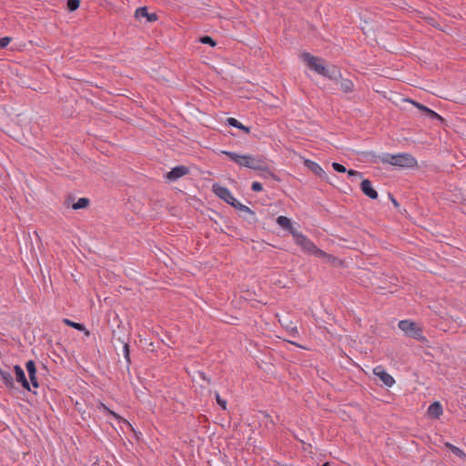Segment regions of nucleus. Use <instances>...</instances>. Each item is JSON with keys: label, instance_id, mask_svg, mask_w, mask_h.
<instances>
[{"label": "nucleus", "instance_id": "nucleus-1", "mask_svg": "<svg viewBox=\"0 0 466 466\" xmlns=\"http://www.w3.org/2000/svg\"><path fill=\"white\" fill-rule=\"evenodd\" d=\"M301 58L309 69L339 84V88L342 92L351 93L354 91L353 82L350 79L343 78L341 71L337 66L326 65L322 57L312 56L309 52L302 53Z\"/></svg>", "mask_w": 466, "mask_h": 466}, {"label": "nucleus", "instance_id": "nucleus-2", "mask_svg": "<svg viewBox=\"0 0 466 466\" xmlns=\"http://www.w3.org/2000/svg\"><path fill=\"white\" fill-rule=\"evenodd\" d=\"M221 153L227 156L231 161L238 165L239 167H248L253 170L261 172H267L271 178L277 182L280 181L279 176H277L269 167L267 159L261 155H239L235 152L223 150Z\"/></svg>", "mask_w": 466, "mask_h": 466}, {"label": "nucleus", "instance_id": "nucleus-3", "mask_svg": "<svg viewBox=\"0 0 466 466\" xmlns=\"http://www.w3.org/2000/svg\"><path fill=\"white\" fill-rule=\"evenodd\" d=\"M363 155L372 163H377V159L380 158L383 163H388L399 167H413L417 166L415 157L408 153L397 155L384 154L381 157H377L373 152H365Z\"/></svg>", "mask_w": 466, "mask_h": 466}, {"label": "nucleus", "instance_id": "nucleus-4", "mask_svg": "<svg viewBox=\"0 0 466 466\" xmlns=\"http://www.w3.org/2000/svg\"><path fill=\"white\" fill-rule=\"evenodd\" d=\"M291 235L295 243L299 245L304 251L315 254L319 257H330L323 250L318 248L316 245L305 235L298 231H291Z\"/></svg>", "mask_w": 466, "mask_h": 466}, {"label": "nucleus", "instance_id": "nucleus-5", "mask_svg": "<svg viewBox=\"0 0 466 466\" xmlns=\"http://www.w3.org/2000/svg\"><path fill=\"white\" fill-rule=\"evenodd\" d=\"M398 327L404 334L410 338L415 339L418 341H425L426 338L423 336L422 329L417 324L410 319L400 320Z\"/></svg>", "mask_w": 466, "mask_h": 466}, {"label": "nucleus", "instance_id": "nucleus-6", "mask_svg": "<svg viewBox=\"0 0 466 466\" xmlns=\"http://www.w3.org/2000/svg\"><path fill=\"white\" fill-rule=\"evenodd\" d=\"M212 190L217 197L224 200L227 204L230 205L231 207L236 206L238 200L233 197L229 189L226 187L216 183L212 186Z\"/></svg>", "mask_w": 466, "mask_h": 466}, {"label": "nucleus", "instance_id": "nucleus-7", "mask_svg": "<svg viewBox=\"0 0 466 466\" xmlns=\"http://www.w3.org/2000/svg\"><path fill=\"white\" fill-rule=\"evenodd\" d=\"M408 101L410 102L415 107L422 111L425 114V116H428L429 118L432 120H439L441 123L445 121L441 116H440L438 113L431 110V108L427 107L426 106L411 99H408Z\"/></svg>", "mask_w": 466, "mask_h": 466}, {"label": "nucleus", "instance_id": "nucleus-8", "mask_svg": "<svg viewBox=\"0 0 466 466\" xmlns=\"http://www.w3.org/2000/svg\"><path fill=\"white\" fill-rule=\"evenodd\" d=\"M375 376L380 378L383 384L387 387H391L395 383V380L390 375L382 366H377L373 369Z\"/></svg>", "mask_w": 466, "mask_h": 466}, {"label": "nucleus", "instance_id": "nucleus-9", "mask_svg": "<svg viewBox=\"0 0 466 466\" xmlns=\"http://www.w3.org/2000/svg\"><path fill=\"white\" fill-rule=\"evenodd\" d=\"M189 173V168L186 166H177L169 172L167 173L166 177L170 181H176L177 179L186 176Z\"/></svg>", "mask_w": 466, "mask_h": 466}, {"label": "nucleus", "instance_id": "nucleus-10", "mask_svg": "<svg viewBox=\"0 0 466 466\" xmlns=\"http://www.w3.org/2000/svg\"><path fill=\"white\" fill-rule=\"evenodd\" d=\"M14 371L15 374V380L21 384L23 389L30 390V384L25 377L24 370L19 365H15Z\"/></svg>", "mask_w": 466, "mask_h": 466}, {"label": "nucleus", "instance_id": "nucleus-11", "mask_svg": "<svg viewBox=\"0 0 466 466\" xmlns=\"http://www.w3.org/2000/svg\"><path fill=\"white\" fill-rule=\"evenodd\" d=\"M360 189L364 195L371 199L378 198V192L373 188L370 179H363L360 183Z\"/></svg>", "mask_w": 466, "mask_h": 466}, {"label": "nucleus", "instance_id": "nucleus-12", "mask_svg": "<svg viewBox=\"0 0 466 466\" xmlns=\"http://www.w3.org/2000/svg\"><path fill=\"white\" fill-rule=\"evenodd\" d=\"M25 369L28 372V376L30 379V382L33 385L34 388H38L39 383L36 377V367L34 360H30L25 363Z\"/></svg>", "mask_w": 466, "mask_h": 466}, {"label": "nucleus", "instance_id": "nucleus-13", "mask_svg": "<svg viewBox=\"0 0 466 466\" xmlns=\"http://www.w3.org/2000/svg\"><path fill=\"white\" fill-rule=\"evenodd\" d=\"M304 165L312 172L314 173L316 176H318L319 177H321V178H326L327 177V174L326 172L323 170V168L318 164L316 163L315 161H312V160H309V159H306L304 161Z\"/></svg>", "mask_w": 466, "mask_h": 466}, {"label": "nucleus", "instance_id": "nucleus-14", "mask_svg": "<svg viewBox=\"0 0 466 466\" xmlns=\"http://www.w3.org/2000/svg\"><path fill=\"white\" fill-rule=\"evenodd\" d=\"M112 339H113V343L114 344L116 343L115 341L118 342L119 344H122L124 357L126 359V361H127V367H128L130 365V363H131L130 350H129L128 342H127L124 339H121L120 337L116 338L115 331H113Z\"/></svg>", "mask_w": 466, "mask_h": 466}, {"label": "nucleus", "instance_id": "nucleus-15", "mask_svg": "<svg viewBox=\"0 0 466 466\" xmlns=\"http://www.w3.org/2000/svg\"><path fill=\"white\" fill-rule=\"evenodd\" d=\"M137 18L146 17L148 22H155L158 16L156 13H148L147 6L138 7L135 12Z\"/></svg>", "mask_w": 466, "mask_h": 466}, {"label": "nucleus", "instance_id": "nucleus-16", "mask_svg": "<svg viewBox=\"0 0 466 466\" xmlns=\"http://www.w3.org/2000/svg\"><path fill=\"white\" fill-rule=\"evenodd\" d=\"M332 167L334 168L335 171L339 172V173L347 172L349 177H362V173H360L357 170H353V169L347 170V168L343 165L337 163V162L332 163Z\"/></svg>", "mask_w": 466, "mask_h": 466}, {"label": "nucleus", "instance_id": "nucleus-17", "mask_svg": "<svg viewBox=\"0 0 466 466\" xmlns=\"http://www.w3.org/2000/svg\"><path fill=\"white\" fill-rule=\"evenodd\" d=\"M442 412L443 409L439 401H434L428 408V414L434 419H438Z\"/></svg>", "mask_w": 466, "mask_h": 466}, {"label": "nucleus", "instance_id": "nucleus-18", "mask_svg": "<svg viewBox=\"0 0 466 466\" xmlns=\"http://www.w3.org/2000/svg\"><path fill=\"white\" fill-rule=\"evenodd\" d=\"M276 222L279 226H280L282 228L289 230V232L291 234V231H297L291 223V220L285 217V216H279L276 219Z\"/></svg>", "mask_w": 466, "mask_h": 466}, {"label": "nucleus", "instance_id": "nucleus-19", "mask_svg": "<svg viewBox=\"0 0 466 466\" xmlns=\"http://www.w3.org/2000/svg\"><path fill=\"white\" fill-rule=\"evenodd\" d=\"M0 377L6 388L10 390L15 388L14 380L10 372L0 368Z\"/></svg>", "mask_w": 466, "mask_h": 466}, {"label": "nucleus", "instance_id": "nucleus-20", "mask_svg": "<svg viewBox=\"0 0 466 466\" xmlns=\"http://www.w3.org/2000/svg\"><path fill=\"white\" fill-rule=\"evenodd\" d=\"M227 124L230 127H237V128L242 130L246 134H248L250 132L249 127L244 126L238 119H236L234 117H228L227 119Z\"/></svg>", "mask_w": 466, "mask_h": 466}, {"label": "nucleus", "instance_id": "nucleus-21", "mask_svg": "<svg viewBox=\"0 0 466 466\" xmlns=\"http://www.w3.org/2000/svg\"><path fill=\"white\" fill-rule=\"evenodd\" d=\"M98 409L106 412L107 414L113 416L115 419L118 420L119 421L120 420H123L125 423L128 424L129 426H131L129 424V422L123 419L120 415H118L117 413H116L115 411L111 410L108 407H106L104 403L100 402L99 403V406H98Z\"/></svg>", "mask_w": 466, "mask_h": 466}, {"label": "nucleus", "instance_id": "nucleus-22", "mask_svg": "<svg viewBox=\"0 0 466 466\" xmlns=\"http://www.w3.org/2000/svg\"><path fill=\"white\" fill-rule=\"evenodd\" d=\"M445 446L454 454L456 455L457 457L462 459V460H465L466 459V453L461 450L459 447L450 443V442H446L445 443Z\"/></svg>", "mask_w": 466, "mask_h": 466}, {"label": "nucleus", "instance_id": "nucleus-23", "mask_svg": "<svg viewBox=\"0 0 466 466\" xmlns=\"http://www.w3.org/2000/svg\"><path fill=\"white\" fill-rule=\"evenodd\" d=\"M90 204V200L87 198H80L76 203L72 205V208L75 210L86 208Z\"/></svg>", "mask_w": 466, "mask_h": 466}, {"label": "nucleus", "instance_id": "nucleus-24", "mask_svg": "<svg viewBox=\"0 0 466 466\" xmlns=\"http://www.w3.org/2000/svg\"><path fill=\"white\" fill-rule=\"evenodd\" d=\"M234 208L241 211V212H245V213H248L249 214L251 217H252V219H253V222L256 221V218H255V212L253 210H251L248 207L241 204L240 202H237L236 203V206L233 207Z\"/></svg>", "mask_w": 466, "mask_h": 466}, {"label": "nucleus", "instance_id": "nucleus-25", "mask_svg": "<svg viewBox=\"0 0 466 466\" xmlns=\"http://www.w3.org/2000/svg\"><path fill=\"white\" fill-rule=\"evenodd\" d=\"M63 323L68 327H71L76 330H84L85 325L83 323L75 322L69 319H63Z\"/></svg>", "mask_w": 466, "mask_h": 466}, {"label": "nucleus", "instance_id": "nucleus-26", "mask_svg": "<svg viewBox=\"0 0 466 466\" xmlns=\"http://www.w3.org/2000/svg\"><path fill=\"white\" fill-rule=\"evenodd\" d=\"M80 0H67L66 8L69 12H74L79 8Z\"/></svg>", "mask_w": 466, "mask_h": 466}, {"label": "nucleus", "instance_id": "nucleus-27", "mask_svg": "<svg viewBox=\"0 0 466 466\" xmlns=\"http://www.w3.org/2000/svg\"><path fill=\"white\" fill-rule=\"evenodd\" d=\"M199 42L210 46H216L217 42L209 35H203L199 38Z\"/></svg>", "mask_w": 466, "mask_h": 466}, {"label": "nucleus", "instance_id": "nucleus-28", "mask_svg": "<svg viewBox=\"0 0 466 466\" xmlns=\"http://www.w3.org/2000/svg\"><path fill=\"white\" fill-rule=\"evenodd\" d=\"M216 400H217V403L222 408V410H227V401L223 399H221V397L219 396V394L218 392H216Z\"/></svg>", "mask_w": 466, "mask_h": 466}, {"label": "nucleus", "instance_id": "nucleus-29", "mask_svg": "<svg viewBox=\"0 0 466 466\" xmlns=\"http://www.w3.org/2000/svg\"><path fill=\"white\" fill-rule=\"evenodd\" d=\"M12 38L9 36H5L0 38V48H5L11 42Z\"/></svg>", "mask_w": 466, "mask_h": 466}, {"label": "nucleus", "instance_id": "nucleus-30", "mask_svg": "<svg viewBox=\"0 0 466 466\" xmlns=\"http://www.w3.org/2000/svg\"><path fill=\"white\" fill-rule=\"evenodd\" d=\"M251 189L255 192H260L263 189L262 184L258 181H255L251 185Z\"/></svg>", "mask_w": 466, "mask_h": 466}, {"label": "nucleus", "instance_id": "nucleus-31", "mask_svg": "<svg viewBox=\"0 0 466 466\" xmlns=\"http://www.w3.org/2000/svg\"><path fill=\"white\" fill-rule=\"evenodd\" d=\"M198 375L203 380H206L208 384L211 383L210 379L206 376L205 372L198 371Z\"/></svg>", "mask_w": 466, "mask_h": 466}, {"label": "nucleus", "instance_id": "nucleus-32", "mask_svg": "<svg viewBox=\"0 0 466 466\" xmlns=\"http://www.w3.org/2000/svg\"><path fill=\"white\" fill-rule=\"evenodd\" d=\"M289 333H290V335H291L293 338H296V337L298 336V334H299L298 329H297V328H296V327L291 328V329H290V330H289Z\"/></svg>", "mask_w": 466, "mask_h": 466}, {"label": "nucleus", "instance_id": "nucleus-33", "mask_svg": "<svg viewBox=\"0 0 466 466\" xmlns=\"http://www.w3.org/2000/svg\"><path fill=\"white\" fill-rule=\"evenodd\" d=\"M389 197H390V199L391 200L392 204H393L395 207H399V203H398V201L396 200V198H395L391 194H389Z\"/></svg>", "mask_w": 466, "mask_h": 466}, {"label": "nucleus", "instance_id": "nucleus-34", "mask_svg": "<svg viewBox=\"0 0 466 466\" xmlns=\"http://www.w3.org/2000/svg\"><path fill=\"white\" fill-rule=\"evenodd\" d=\"M82 332H84V335L86 336V337H89L90 336V331L85 327V329L84 330H81Z\"/></svg>", "mask_w": 466, "mask_h": 466}, {"label": "nucleus", "instance_id": "nucleus-35", "mask_svg": "<svg viewBox=\"0 0 466 466\" xmlns=\"http://www.w3.org/2000/svg\"><path fill=\"white\" fill-rule=\"evenodd\" d=\"M261 176H262L263 177H265V178H266V177H270V178H271V177H270V176H268V174H267V172H263V173L261 174Z\"/></svg>", "mask_w": 466, "mask_h": 466}, {"label": "nucleus", "instance_id": "nucleus-36", "mask_svg": "<svg viewBox=\"0 0 466 466\" xmlns=\"http://www.w3.org/2000/svg\"><path fill=\"white\" fill-rule=\"evenodd\" d=\"M215 219H216V217H213V218L210 217V220H214L215 222H217Z\"/></svg>", "mask_w": 466, "mask_h": 466}, {"label": "nucleus", "instance_id": "nucleus-37", "mask_svg": "<svg viewBox=\"0 0 466 466\" xmlns=\"http://www.w3.org/2000/svg\"><path fill=\"white\" fill-rule=\"evenodd\" d=\"M215 219H216V217H213V218L210 217V220H214L215 222H217Z\"/></svg>", "mask_w": 466, "mask_h": 466}]
</instances>
